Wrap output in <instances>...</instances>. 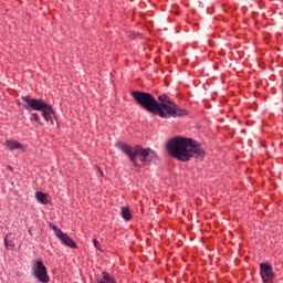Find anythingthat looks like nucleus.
<instances>
[{
    "instance_id": "nucleus-1",
    "label": "nucleus",
    "mask_w": 283,
    "mask_h": 283,
    "mask_svg": "<svg viewBox=\"0 0 283 283\" xmlns=\"http://www.w3.org/2000/svg\"><path fill=\"white\" fill-rule=\"evenodd\" d=\"M117 147L125 154L130 163H133L134 167H140L139 163H143V165L149 166L154 160H158V154L154 151L151 148H145L142 145H135L132 147L129 144L119 142L117 144Z\"/></svg>"
},
{
    "instance_id": "nucleus-2",
    "label": "nucleus",
    "mask_w": 283,
    "mask_h": 283,
    "mask_svg": "<svg viewBox=\"0 0 283 283\" xmlns=\"http://www.w3.org/2000/svg\"><path fill=\"white\" fill-rule=\"evenodd\" d=\"M21 101L27 103V105H24L27 112H32V109L35 112H42L44 120L51 123V125H54V119H52V116L55 115L56 112H54L52 105L45 103L43 98H32L30 95H27L22 96Z\"/></svg>"
},
{
    "instance_id": "nucleus-3",
    "label": "nucleus",
    "mask_w": 283,
    "mask_h": 283,
    "mask_svg": "<svg viewBox=\"0 0 283 283\" xmlns=\"http://www.w3.org/2000/svg\"><path fill=\"white\" fill-rule=\"evenodd\" d=\"M189 148V137L177 136L168 140L166 144V151L180 163H186L188 156L187 149Z\"/></svg>"
},
{
    "instance_id": "nucleus-4",
    "label": "nucleus",
    "mask_w": 283,
    "mask_h": 283,
    "mask_svg": "<svg viewBox=\"0 0 283 283\" xmlns=\"http://www.w3.org/2000/svg\"><path fill=\"white\" fill-rule=\"evenodd\" d=\"M130 94L137 105L156 116V112H158L160 104H158L154 95L143 91H133Z\"/></svg>"
},
{
    "instance_id": "nucleus-5",
    "label": "nucleus",
    "mask_w": 283,
    "mask_h": 283,
    "mask_svg": "<svg viewBox=\"0 0 283 283\" xmlns=\"http://www.w3.org/2000/svg\"><path fill=\"white\" fill-rule=\"evenodd\" d=\"M187 154L186 163H189L191 158H205L207 156V151H205L202 144L193 138L188 139Z\"/></svg>"
},
{
    "instance_id": "nucleus-6",
    "label": "nucleus",
    "mask_w": 283,
    "mask_h": 283,
    "mask_svg": "<svg viewBox=\"0 0 283 283\" xmlns=\"http://www.w3.org/2000/svg\"><path fill=\"white\" fill-rule=\"evenodd\" d=\"M32 271L34 277L39 280L41 283H49L50 282V275L48 274V268L41 260H34L32 264Z\"/></svg>"
},
{
    "instance_id": "nucleus-7",
    "label": "nucleus",
    "mask_w": 283,
    "mask_h": 283,
    "mask_svg": "<svg viewBox=\"0 0 283 283\" xmlns=\"http://www.w3.org/2000/svg\"><path fill=\"white\" fill-rule=\"evenodd\" d=\"M157 99L159 101L158 102L159 108H158V111H155V116H159V118H163V116H165L168 107H171V105L175 104V103L171 102L169 96H167L165 94L164 95H159L157 97Z\"/></svg>"
},
{
    "instance_id": "nucleus-8",
    "label": "nucleus",
    "mask_w": 283,
    "mask_h": 283,
    "mask_svg": "<svg viewBox=\"0 0 283 283\" xmlns=\"http://www.w3.org/2000/svg\"><path fill=\"white\" fill-rule=\"evenodd\" d=\"M188 115H189V112L187 109L178 107V105H176L175 103L167 108L165 116H163L161 118H178V117L188 116Z\"/></svg>"
},
{
    "instance_id": "nucleus-9",
    "label": "nucleus",
    "mask_w": 283,
    "mask_h": 283,
    "mask_svg": "<svg viewBox=\"0 0 283 283\" xmlns=\"http://www.w3.org/2000/svg\"><path fill=\"white\" fill-rule=\"evenodd\" d=\"M260 275L264 283L271 282L275 277V273L273 272V266L269 263H261Z\"/></svg>"
},
{
    "instance_id": "nucleus-10",
    "label": "nucleus",
    "mask_w": 283,
    "mask_h": 283,
    "mask_svg": "<svg viewBox=\"0 0 283 283\" xmlns=\"http://www.w3.org/2000/svg\"><path fill=\"white\" fill-rule=\"evenodd\" d=\"M57 240H60L64 247H69V249H78L76 241H73V239L70 238V235H67L65 232H60Z\"/></svg>"
},
{
    "instance_id": "nucleus-11",
    "label": "nucleus",
    "mask_w": 283,
    "mask_h": 283,
    "mask_svg": "<svg viewBox=\"0 0 283 283\" xmlns=\"http://www.w3.org/2000/svg\"><path fill=\"white\" fill-rule=\"evenodd\" d=\"M4 147H7V149H10V151H14V149H24L23 144L14 139H7L4 143Z\"/></svg>"
},
{
    "instance_id": "nucleus-12",
    "label": "nucleus",
    "mask_w": 283,
    "mask_h": 283,
    "mask_svg": "<svg viewBox=\"0 0 283 283\" xmlns=\"http://www.w3.org/2000/svg\"><path fill=\"white\" fill-rule=\"evenodd\" d=\"M35 198L40 205H48V195L45 192L38 191Z\"/></svg>"
},
{
    "instance_id": "nucleus-13",
    "label": "nucleus",
    "mask_w": 283,
    "mask_h": 283,
    "mask_svg": "<svg viewBox=\"0 0 283 283\" xmlns=\"http://www.w3.org/2000/svg\"><path fill=\"white\" fill-rule=\"evenodd\" d=\"M122 218H124L126 222H129V220H132V210L127 207L122 208Z\"/></svg>"
},
{
    "instance_id": "nucleus-14",
    "label": "nucleus",
    "mask_w": 283,
    "mask_h": 283,
    "mask_svg": "<svg viewBox=\"0 0 283 283\" xmlns=\"http://www.w3.org/2000/svg\"><path fill=\"white\" fill-rule=\"evenodd\" d=\"M50 229L54 231L56 238H59L60 233H63V230L59 229V227H56L55 224H50Z\"/></svg>"
},
{
    "instance_id": "nucleus-15",
    "label": "nucleus",
    "mask_w": 283,
    "mask_h": 283,
    "mask_svg": "<svg viewBox=\"0 0 283 283\" xmlns=\"http://www.w3.org/2000/svg\"><path fill=\"white\" fill-rule=\"evenodd\" d=\"M31 120H35V123H38V125H43V123H41V117L39 116V113H33Z\"/></svg>"
},
{
    "instance_id": "nucleus-16",
    "label": "nucleus",
    "mask_w": 283,
    "mask_h": 283,
    "mask_svg": "<svg viewBox=\"0 0 283 283\" xmlns=\"http://www.w3.org/2000/svg\"><path fill=\"white\" fill-rule=\"evenodd\" d=\"M96 170L99 172L101 178H105V172L101 169V166H96Z\"/></svg>"
},
{
    "instance_id": "nucleus-17",
    "label": "nucleus",
    "mask_w": 283,
    "mask_h": 283,
    "mask_svg": "<svg viewBox=\"0 0 283 283\" xmlns=\"http://www.w3.org/2000/svg\"><path fill=\"white\" fill-rule=\"evenodd\" d=\"M4 247L9 249L10 247H14L13 244L8 243V238L4 239Z\"/></svg>"
},
{
    "instance_id": "nucleus-18",
    "label": "nucleus",
    "mask_w": 283,
    "mask_h": 283,
    "mask_svg": "<svg viewBox=\"0 0 283 283\" xmlns=\"http://www.w3.org/2000/svg\"><path fill=\"white\" fill-rule=\"evenodd\" d=\"M93 244H94V247H95V249H98V240H96V239H93Z\"/></svg>"
},
{
    "instance_id": "nucleus-19",
    "label": "nucleus",
    "mask_w": 283,
    "mask_h": 283,
    "mask_svg": "<svg viewBox=\"0 0 283 283\" xmlns=\"http://www.w3.org/2000/svg\"><path fill=\"white\" fill-rule=\"evenodd\" d=\"M132 36L133 39H136V36H140V33H134Z\"/></svg>"
},
{
    "instance_id": "nucleus-20",
    "label": "nucleus",
    "mask_w": 283,
    "mask_h": 283,
    "mask_svg": "<svg viewBox=\"0 0 283 283\" xmlns=\"http://www.w3.org/2000/svg\"><path fill=\"white\" fill-rule=\"evenodd\" d=\"M8 169H9L10 171H14V168H12V166H8Z\"/></svg>"
}]
</instances>
